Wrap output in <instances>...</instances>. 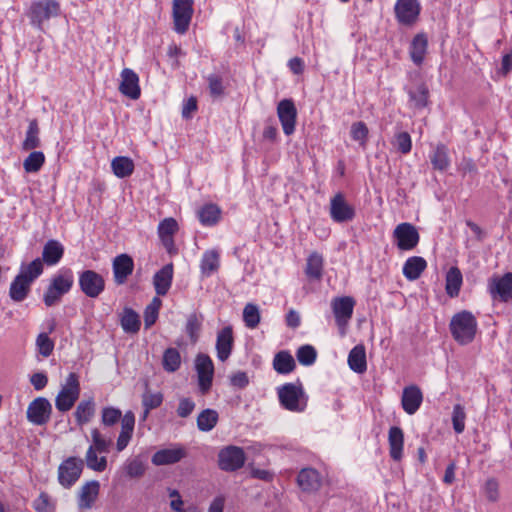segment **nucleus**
Instances as JSON below:
<instances>
[{
	"instance_id": "obj_1",
	"label": "nucleus",
	"mask_w": 512,
	"mask_h": 512,
	"mask_svg": "<svg viewBox=\"0 0 512 512\" xmlns=\"http://www.w3.org/2000/svg\"><path fill=\"white\" fill-rule=\"evenodd\" d=\"M74 284V274L70 268H61L55 273L43 294V302L47 307L59 304L64 295L70 292Z\"/></svg>"
},
{
	"instance_id": "obj_2",
	"label": "nucleus",
	"mask_w": 512,
	"mask_h": 512,
	"mask_svg": "<svg viewBox=\"0 0 512 512\" xmlns=\"http://www.w3.org/2000/svg\"><path fill=\"white\" fill-rule=\"evenodd\" d=\"M477 328L478 323L475 316L467 310L453 315L449 324L453 339L460 345L471 343L475 338Z\"/></svg>"
},
{
	"instance_id": "obj_3",
	"label": "nucleus",
	"mask_w": 512,
	"mask_h": 512,
	"mask_svg": "<svg viewBox=\"0 0 512 512\" xmlns=\"http://www.w3.org/2000/svg\"><path fill=\"white\" fill-rule=\"evenodd\" d=\"M277 394L281 406L286 410L303 412L307 406V398L300 380L278 387Z\"/></svg>"
},
{
	"instance_id": "obj_4",
	"label": "nucleus",
	"mask_w": 512,
	"mask_h": 512,
	"mask_svg": "<svg viewBox=\"0 0 512 512\" xmlns=\"http://www.w3.org/2000/svg\"><path fill=\"white\" fill-rule=\"evenodd\" d=\"M80 392L79 376L75 372L69 373L55 397L56 409L61 413L71 410L79 399Z\"/></svg>"
},
{
	"instance_id": "obj_5",
	"label": "nucleus",
	"mask_w": 512,
	"mask_h": 512,
	"mask_svg": "<svg viewBox=\"0 0 512 512\" xmlns=\"http://www.w3.org/2000/svg\"><path fill=\"white\" fill-rule=\"evenodd\" d=\"M84 461L78 457H68L58 467V482L65 488H71L80 478Z\"/></svg>"
},
{
	"instance_id": "obj_6",
	"label": "nucleus",
	"mask_w": 512,
	"mask_h": 512,
	"mask_svg": "<svg viewBox=\"0 0 512 512\" xmlns=\"http://www.w3.org/2000/svg\"><path fill=\"white\" fill-rule=\"evenodd\" d=\"M52 411V404L47 398L37 397L29 403L26 418L33 425L44 426L50 421Z\"/></svg>"
},
{
	"instance_id": "obj_7",
	"label": "nucleus",
	"mask_w": 512,
	"mask_h": 512,
	"mask_svg": "<svg viewBox=\"0 0 512 512\" xmlns=\"http://www.w3.org/2000/svg\"><path fill=\"white\" fill-rule=\"evenodd\" d=\"M78 284L81 292L89 298H97L105 290L103 276L90 269L79 273Z\"/></svg>"
},
{
	"instance_id": "obj_8",
	"label": "nucleus",
	"mask_w": 512,
	"mask_h": 512,
	"mask_svg": "<svg viewBox=\"0 0 512 512\" xmlns=\"http://www.w3.org/2000/svg\"><path fill=\"white\" fill-rule=\"evenodd\" d=\"M396 246L401 251L413 250L420 241L416 227L408 222L398 224L393 231Z\"/></svg>"
},
{
	"instance_id": "obj_9",
	"label": "nucleus",
	"mask_w": 512,
	"mask_h": 512,
	"mask_svg": "<svg viewBox=\"0 0 512 512\" xmlns=\"http://www.w3.org/2000/svg\"><path fill=\"white\" fill-rule=\"evenodd\" d=\"M245 460L244 450L233 445L221 449L218 454V466L222 471L226 472H234L242 468Z\"/></svg>"
},
{
	"instance_id": "obj_10",
	"label": "nucleus",
	"mask_w": 512,
	"mask_h": 512,
	"mask_svg": "<svg viewBox=\"0 0 512 512\" xmlns=\"http://www.w3.org/2000/svg\"><path fill=\"white\" fill-rule=\"evenodd\" d=\"M59 14L60 5L56 0H41L32 3L29 16L33 25L41 27L44 21Z\"/></svg>"
},
{
	"instance_id": "obj_11",
	"label": "nucleus",
	"mask_w": 512,
	"mask_h": 512,
	"mask_svg": "<svg viewBox=\"0 0 512 512\" xmlns=\"http://www.w3.org/2000/svg\"><path fill=\"white\" fill-rule=\"evenodd\" d=\"M195 370L198 377V385L202 394H206L212 386L214 376V364L211 357L199 353L195 358Z\"/></svg>"
},
{
	"instance_id": "obj_12",
	"label": "nucleus",
	"mask_w": 512,
	"mask_h": 512,
	"mask_svg": "<svg viewBox=\"0 0 512 512\" xmlns=\"http://www.w3.org/2000/svg\"><path fill=\"white\" fill-rule=\"evenodd\" d=\"M329 214L335 223L350 222L355 218V208L349 204L343 193L338 192L330 199Z\"/></svg>"
},
{
	"instance_id": "obj_13",
	"label": "nucleus",
	"mask_w": 512,
	"mask_h": 512,
	"mask_svg": "<svg viewBox=\"0 0 512 512\" xmlns=\"http://www.w3.org/2000/svg\"><path fill=\"white\" fill-rule=\"evenodd\" d=\"M421 12V4L418 0H397L394 13L397 22L401 25L412 26L416 23Z\"/></svg>"
},
{
	"instance_id": "obj_14",
	"label": "nucleus",
	"mask_w": 512,
	"mask_h": 512,
	"mask_svg": "<svg viewBox=\"0 0 512 512\" xmlns=\"http://www.w3.org/2000/svg\"><path fill=\"white\" fill-rule=\"evenodd\" d=\"M193 15V0H173L175 31L183 34L188 30Z\"/></svg>"
},
{
	"instance_id": "obj_15",
	"label": "nucleus",
	"mask_w": 512,
	"mask_h": 512,
	"mask_svg": "<svg viewBox=\"0 0 512 512\" xmlns=\"http://www.w3.org/2000/svg\"><path fill=\"white\" fill-rule=\"evenodd\" d=\"M277 115L285 135L290 136L295 131L297 110L291 99H283L278 103Z\"/></svg>"
},
{
	"instance_id": "obj_16",
	"label": "nucleus",
	"mask_w": 512,
	"mask_h": 512,
	"mask_svg": "<svg viewBox=\"0 0 512 512\" xmlns=\"http://www.w3.org/2000/svg\"><path fill=\"white\" fill-rule=\"evenodd\" d=\"M332 310L336 324L344 328L352 318L355 301L350 296L337 297L332 301Z\"/></svg>"
},
{
	"instance_id": "obj_17",
	"label": "nucleus",
	"mask_w": 512,
	"mask_h": 512,
	"mask_svg": "<svg viewBox=\"0 0 512 512\" xmlns=\"http://www.w3.org/2000/svg\"><path fill=\"white\" fill-rule=\"evenodd\" d=\"M120 76L119 91L132 100L139 99L141 95L139 76L130 68H124Z\"/></svg>"
},
{
	"instance_id": "obj_18",
	"label": "nucleus",
	"mask_w": 512,
	"mask_h": 512,
	"mask_svg": "<svg viewBox=\"0 0 512 512\" xmlns=\"http://www.w3.org/2000/svg\"><path fill=\"white\" fill-rule=\"evenodd\" d=\"M112 270L114 282L123 285L134 270V261L128 254H120L113 259Z\"/></svg>"
},
{
	"instance_id": "obj_19",
	"label": "nucleus",
	"mask_w": 512,
	"mask_h": 512,
	"mask_svg": "<svg viewBox=\"0 0 512 512\" xmlns=\"http://www.w3.org/2000/svg\"><path fill=\"white\" fill-rule=\"evenodd\" d=\"M490 294L494 299L507 302L512 299V273H505L502 277L494 278L489 284Z\"/></svg>"
},
{
	"instance_id": "obj_20",
	"label": "nucleus",
	"mask_w": 512,
	"mask_h": 512,
	"mask_svg": "<svg viewBox=\"0 0 512 512\" xmlns=\"http://www.w3.org/2000/svg\"><path fill=\"white\" fill-rule=\"evenodd\" d=\"M234 346L233 329L225 326L217 333L216 352L217 358L225 362L231 355Z\"/></svg>"
},
{
	"instance_id": "obj_21",
	"label": "nucleus",
	"mask_w": 512,
	"mask_h": 512,
	"mask_svg": "<svg viewBox=\"0 0 512 512\" xmlns=\"http://www.w3.org/2000/svg\"><path fill=\"white\" fill-rule=\"evenodd\" d=\"M423 402V393L417 385H409L403 389L401 405L403 410L409 414H415Z\"/></svg>"
},
{
	"instance_id": "obj_22",
	"label": "nucleus",
	"mask_w": 512,
	"mask_h": 512,
	"mask_svg": "<svg viewBox=\"0 0 512 512\" xmlns=\"http://www.w3.org/2000/svg\"><path fill=\"white\" fill-rule=\"evenodd\" d=\"M298 486L304 492H316L322 483L320 473L314 468H303L297 476Z\"/></svg>"
},
{
	"instance_id": "obj_23",
	"label": "nucleus",
	"mask_w": 512,
	"mask_h": 512,
	"mask_svg": "<svg viewBox=\"0 0 512 512\" xmlns=\"http://www.w3.org/2000/svg\"><path fill=\"white\" fill-rule=\"evenodd\" d=\"M173 280V264L169 263L157 271L153 277L155 292L159 296H165L171 288Z\"/></svg>"
},
{
	"instance_id": "obj_24",
	"label": "nucleus",
	"mask_w": 512,
	"mask_h": 512,
	"mask_svg": "<svg viewBox=\"0 0 512 512\" xmlns=\"http://www.w3.org/2000/svg\"><path fill=\"white\" fill-rule=\"evenodd\" d=\"M186 454L182 447L161 449L152 456V463L157 466L175 464L186 457Z\"/></svg>"
},
{
	"instance_id": "obj_25",
	"label": "nucleus",
	"mask_w": 512,
	"mask_h": 512,
	"mask_svg": "<svg viewBox=\"0 0 512 512\" xmlns=\"http://www.w3.org/2000/svg\"><path fill=\"white\" fill-rule=\"evenodd\" d=\"M99 489L100 484L97 480L84 484L79 491L78 507L80 509H90L98 497Z\"/></svg>"
},
{
	"instance_id": "obj_26",
	"label": "nucleus",
	"mask_w": 512,
	"mask_h": 512,
	"mask_svg": "<svg viewBox=\"0 0 512 512\" xmlns=\"http://www.w3.org/2000/svg\"><path fill=\"white\" fill-rule=\"evenodd\" d=\"M389 454L394 461H400L403 456L404 433L398 426H392L388 432Z\"/></svg>"
},
{
	"instance_id": "obj_27",
	"label": "nucleus",
	"mask_w": 512,
	"mask_h": 512,
	"mask_svg": "<svg viewBox=\"0 0 512 512\" xmlns=\"http://www.w3.org/2000/svg\"><path fill=\"white\" fill-rule=\"evenodd\" d=\"M64 255V246L58 240H48L42 250V263L54 266L60 262Z\"/></svg>"
},
{
	"instance_id": "obj_28",
	"label": "nucleus",
	"mask_w": 512,
	"mask_h": 512,
	"mask_svg": "<svg viewBox=\"0 0 512 512\" xmlns=\"http://www.w3.org/2000/svg\"><path fill=\"white\" fill-rule=\"evenodd\" d=\"M428 48V38L425 33H418L412 39L410 45V57L413 63L420 66L425 58Z\"/></svg>"
},
{
	"instance_id": "obj_29",
	"label": "nucleus",
	"mask_w": 512,
	"mask_h": 512,
	"mask_svg": "<svg viewBox=\"0 0 512 512\" xmlns=\"http://www.w3.org/2000/svg\"><path fill=\"white\" fill-rule=\"evenodd\" d=\"M426 267L427 262L423 257L412 256L405 261L402 272L406 279L414 281L421 276Z\"/></svg>"
},
{
	"instance_id": "obj_30",
	"label": "nucleus",
	"mask_w": 512,
	"mask_h": 512,
	"mask_svg": "<svg viewBox=\"0 0 512 512\" xmlns=\"http://www.w3.org/2000/svg\"><path fill=\"white\" fill-rule=\"evenodd\" d=\"M31 284L24 274H18L10 285V298L15 302H22L28 296Z\"/></svg>"
},
{
	"instance_id": "obj_31",
	"label": "nucleus",
	"mask_w": 512,
	"mask_h": 512,
	"mask_svg": "<svg viewBox=\"0 0 512 512\" xmlns=\"http://www.w3.org/2000/svg\"><path fill=\"white\" fill-rule=\"evenodd\" d=\"M324 259L323 256L314 251L306 259L305 275L309 280H321L323 276Z\"/></svg>"
},
{
	"instance_id": "obj_32",
	"label": "nucleus",
	"mask_w": 512,
	"mask_h": 512,
	"mask_svg": "<svg viewBox=\"0 0 512 512\" xmlns=\"http://www.w3.org/2000/svg\"><path fill=\"white\" fill-rule=\"evenodd\" d=\"M273 369L282 375L289 374L293 372L296 368V362L291 355V353L287 350H281L274 355L273 358Z\"/></svg>"
},
{
	"instance_id": "obj_33",
	"label": "nucleus",
	"mask_w": 512,
	"mask_h": 512,
	"mask_svg": "<svg viewBox=\"0 0 512 512\" xmlns=\"http://www.w3.org/2000/svg\"><path fill=\"white\" fill-rule=\"evenodd\" d=\"M348 365L356 373L362 374L367 370L366 351L361 344L354 346L348 355Z\"/></svg>"
},
{
	"instance_id": "obj_34",
	"label": "nucleus",
	"mask_w": 512,
	"mask_h": 512,
	"mask_svg": "<svg viewBox=\"0 0 512 512\" xmlns=\"http://www.w3.org/2000/svg\"><path fill=\"white\" fill-rule=\"evenodd\" d=\"M95 414V402L93 398L82 400L78 403L74 417L79 426L89 423Z\"/></svg>"
},
{
	"instance_id": "obj_35",
	"label": "nucleus",
	"mask_w": 512,
	"mask_h": 512,
	"mask_svg": "<svg viewBox=\"0 0 512 512\" xmlns=\"http://www.w3.org/2000/svg\"><path fill=\"white\" fill-rule=\"evenodd\" d=\"M111 169L116 177L127 178L133 174L135 165L131 158L117 156L111 161Z\"/></svg>"
},
{
	"instance_id": "obj_36",
	"label": "nucleus",
	"mask_w": 512,
	"mask_h": 512,
	"mask_svg": "<svg viewBox=\"0 0 512 512\" xmlns=\"http://www.w3.org/2000/svg\"><path fill=\"white\" fill-rule=\"evenodd\" d=\"M220 266V256L216 250H207L203 253L200 269L204 277H210L217 272Z\"/></svg>"
},
{
	"instance_id": "obj_37",
	"label": "nucleus",
	"mask_w": 512,
	"mask_h": 512,
	"mask_svg": "<svg viewBox=\"0 0 512 512\" xmlns=\"http://www.w3.org/2000/svg\"><path fill=\"white\" fill-rule=\"evenodd\" d=\"M198 218L203 226H214L221 218V209L216 204H205L198 210Z\"/></svg>"
},
{
	"instance_id": "obj_38",
	"label": "nucleus",
	"mask_w": 512,
	"mask_h": 512,
	"mask_svg": "<svg viewBox=\"0 0 512 512\" xmlns=\"http://www.w3.org/2000/svg\"><path fill=\"white\" fill-rule=\"evenodd\" d=\"M430 161L435 170L446 171L450 166L448 148L445 144L439 143L430 154Z\"/></svg>"
},
{
	"instance_id": "obj_39",
	"label": "nucleus",
	"mask_w": 512,
	"mask_h": 512,
	"mask_svg": "<svg viewBox=\"0 0 512 512\" xmlns=\"http://www.w3.org/2000/svg\"><path fill=\"white\" fill-rule=\"evenodd\" d=\"M463 282L462 273L459 268L451 267L446 274V293L454 298L459 295Z\"/></svg>"
},
{
	"instance_id": "obj_40",
	"label": "nucleus",
	"mask_w": 512,
	"mask_h": 512,
	"mask_svg": "<svg viewBox=\"0 0 512 512\" xmlns=\"http://www.w3.org/2000/svg\"><path fill=\"white\" fill-rule=\"evenodd\" d=\"M120 324L126 333H137L140 330L141 321L139 315L132 308H124Z\"/></svg>"
},
{
	"instance_id": "obj_41",
	"label": "nucleus",
	"mask_w": 512,
	"mask_h": 512,
	"mask_svg": "<svg viewBox=\"0 0 512 512\" xmlns=\"http://www.w3.org/2000/svg\"><path fill=\"white\" fill-rule=\"evenodd\" d=\"M219 415L214 409H204L197 417V428L202 432L211 431L218 423Z\"/></svg>"
},
{
	"instance_id": "obj_42",
	"label": "nucleus",
	"mask_w": 512,
	"mask_h": 512,
	"mask_svg": "<svg viewBox=\"0 0 512 512\" xmlns=\"http://www.w3.org/2000/svg\"><path fill=\"white\" fill-rule=\"evenodd\" d=\"M39 126L36 119H32L29 122L28 129L26 131L25 139L22 143V148L26 151L36 149L40 146L39 138Z\"/></svg>"
},
{
	"instance_id": "obj_43",
	"label": "nucleus",
	"mask_w": 512,
	"mask_h": 512,
	"mask_svg": "<svg viewBox=\"0 0 512 512\" xmlns=\"http://www.w3.org/2000/svg\"><path fill=\"white\" fill-rule=\"evenodd\" d=\"M162 365L167 372L177 371L181 365L179 351L176 348H167L163 354Z\"/></svg>"
},
{
	"instance_id": "obj_44",
	"label": "nucleus",
	"mask_w": 512,
	"mask_h": 512,
	"mask_svg": "<svg viewBox=\"0 0 512 512\" xmlns=\"http://www.w3.org/2000/svg\"><path fill=\"white\" fill-rule=\"evenodd\" d=\"M391 144L401 154H408L412 149V139L408 132L400 131L395 133L391 140Z\"/></svg>"
},
{
	"instance_id": "obj_45",
	"label": "nucleus",
	"mask_w": 512,
	"mask_h": 512,
	"mask_svg": "<svg viewBox=\"0 0 512 512\" xmlns=\"http://www.w3.org/2000/svg\"><path fill=\"white\" fill-rule=\"evenodd\" d=\"M85 462L89 469L96 472H103L107 467L106 457H98L97 451H95L94 447L88 448L85 456Z\"/></svg>"
},
{
	"instance_id": "obj_46",
	"label": "nucleus",
	"mask_w": 512,
	"mask_h": 512,
	"mask_svg": "<svg viewBox=\"0 0 512 512\" xmlns=\"http://www.w3.org/2000/svg\"><path fill=\"white\" fill-rule=\"evenodd\" d=\"M260 311L256 304L248 303L243 309V321L249 329H255L260 323Z\"/></svg>"
},
{
	"instance_id": "obj_47",
	"label": "nucleus",
	"mask_w": 512,
	"mask_h": 512,
	"mask_svg": "<svg viewBox=\"0 0 512 512\" xmlns=\"http://www.w3.org/2000/svg\"><path fill=\"white\" fill-rule=\"evenodd\" d=\"M296 358L301 365L311 366L317 359V351L312 345L305 344L297 349Z\"/></svg>"
},
{
	"instance_id": "obj_48",
	"label": "nucleus",
	"mask_w": 512,
	"mask_h": 512,
	"mask_svg": "<svg viewBox=\"0 0 512 512\" xmlns=\"http://www.w3.org/2000/svg\"><path fill=\"white\" fill-rule=\"evenodd\" d=\"M45 162V156L41 151H33L23 162V168L27 173L38 172Z\"/></svg>"
},
{
	"instance_id": "obj_49",
	"label": "nucleus",
	"mask_w": 512,
	"mask_h": 512,
	"mask_svg": "<svg viewBox=\"0 0 512 512\" xmlns=\"http://www.w3.org/2000/svg\"><path fill=\"white\" fill-rule=\"evenodd\" d=\"M408 94L416 108L422 109L427 105L429 90L425 84L418 85L414 90H410Z\"/></svg>"
},
{
	"instance_id": "obj_50",
	"label": "nucleus",
	"mask_w": 512,
	"mask_h": 512,
	"mask_svg": "<svg viewBox=\"0 0 512 512\" xmlns=\"http://www.w3.org/2000/svg\"><path fill=\"white\" fill-rule=\"evenodd\" d=\"M43 273V263L40 258L34 259L28 265H22L19 274H24L26 279L33 283Z\"/></svg>"
},
{
	"instance_id": "obj_51",
	"label": "nucleus",
	"mask_w": 512,
	"mask_h": 512,
	"mask_svg": "<svg viewBox=\"0 0 512 512\" xmlns=\"http://www.w3.org/2000/svg\"><path fill=\"white\" fill-rule=\"evenodd\" d=\"M201 325V319H199L196 313H192L188 316L185 331L192 343H196L198 341Z\"/></svg>"
},
{
	"instance_id": "obj_52",
	"label": "nucleus",
	"mask_w": 512,
	"mask_h": 512,
	"mask_svg": "<svg viewBox=\"0 0 512 512\" xmlns=\"http://www.w3.org/2000/svg\"><path fill=\"white\" fill-rule=\"evenodd\" d=\"M36 348L40 355L49 357L54 350V341L48 336V333H40L36 338Z\"/></svg>"
},
{
	"instance_id": "obj_53",
	"label": "nucleus",
	"mask_w": 512,
	"mask_h": 512,
	"mask_svg": "<svg viewBox=\"0 0 512 512\" xmlns=\"http://www.w3.org/2000/svg\"><path fill=\"white\" fill-rule=\"evenodd\" d=\"M369 130L367 125L358 121L351 125L350 135L354 141H357L361 146H365L368 140Z\"/></svg>"
},
{
	"instance_id": "obj_54",
	"label": "nucleus",
	"mask_w": 512,
	"mask_h": 512,
	"mask_svg": "<svg viewBox=\"0 0 512 512\" xmlns=\"http://www.w3.org/2000/svg\"><path fill=\"white\" fill-rule=\"evenodd\" d=\"M482 493L489 502H497L500 497L499 482L496 478H488L482 486Z\"/></svg>"
},
{
	"instance_id": "obj_55",
	"label": "nucleus",
	"mask_w": 512,
	"mask_h": 512,
	"mask_svg": "<svg viewBox=\"0 0 512 512\" xmlns=\"http://www.w3.org/2000/svg\"><path fill=\"white\" fill-rule=\"evenodd\" d=\"M122 417V412L120 409L109 406L104 407L101 413V423L104 426L111 427L118 423Z\"/></svg>"
},
{
	"instance_id": "obj_56",
	"label": "nucleus",
	"mask_w": 512,
	"mask_h": 512,
	"mask_svg": "<svg viewBox=\"0 0 512 512\" xmlns=\"http://www.w3.org/2000/svg\"><path fill=\"white\" fill-rule=\"evenodd\" d=\"M466 413L464 407L460 404H456L453 407L452 412V424L453 429L457 434H461L465 429Z\"/></svg>"
},
{
	"instance_id": "obj_57",
	"label": "nucleus",
	"mask_w": 512,
	"mask_h": 512,
	"mask_svg": "<svg viewBox=\"0 0 512 512\" xmlns=\"http://www.w3.org/2000/svg\"><path fill=\"white\" fill-rule=\"evenodd\" d=\"M91 437L93 444L90 447H94L95 451L99 453L109 452V447L112 444L111 439H106L96 428L91 431Z\"/></svg>"
},
{
	"instance_id": "obj_58",
	"label": "nucleus",
	"mask_w": 512,
	"mask_h": 512,
	"mask_svg": "<svg viewBox=\"0 0 512 512\" xmlns=\"http://www.w3.org/2000/svg\"><path fill=\"white\" fill-rule=\"evenodd\" d=\"M32 506L36 512H54L55 509L54 503L46 492H41Z\"/></svg>"
},
{
	"instance_id": "obj_59",
	"label": "nucleus",
	"mask_w": 512,
	"mask_h": 512,
	"mask_svg": "<svg viewBox=\"0 0 512 512\" xmlns=\"http://www.w3.org/2000/svg\"><path fill=\"white\" fill-rule=\"evenodd\" d=\"M208 88L212 97L218 98L224 94L223 79L218 74L207 76Z\"/></svg>"
},
{
	"instance_id": "obj_60",
	"label": "nucleus",
	"mask_w": 512,
	"mask_h": 512,
	"mask_svg": "<svg viewBox=\"0 0 512 512\" xmlns=\"http://www.w3.org/2000/svg\"><path fill=\"white\" fill-rule=\"evenodd\" d=\"M163 402V394L161 392L152 393L148 389L142 395V405L147 409H156Z\"/></svg>"
},
{
	"instance_id": "obj_61",
	"label": "nucleus",
	"mask_w": 512,
	"mask_h": 512,
	"mask_svg": "<svg viewBox=\"0 0 512 512\" xmlns=\"http://www.w3.org/2000/svg\"><path fill=\"white\" fill-rule=\"evenodd\" d=\"M126 473L131 478L140 477L145 472V465L139 458H134L126 463Z\"/></svg>"
},
{
	"instance_id": "obj_62",
	"label": "nucleus",
	"mask_w": 512,
	"mask_h": 512,
	"mask_svg": "<svg viewBox=\"0 0 512 512\" xmlns=\"http://www.w3.org/2000/svg\"><path fill=\"white\" fill-rule=\"evenodd\" d=\"M178 230V223L174 218H165L158 225L159 236H173Z\"/></svg>"
},
{
	"instance_id": "obj_63",
	"label": "nucleus",
	"mask_w": 512,
	"mask_h": 512,
	"mask_svg": "<svg viewBox=\"0 0 512 512\" xmlns=\"http://www.w3.org/2000/svg\"><path fill=\"white\" fill-rule=\"evenodd\" d=\"M195 402L191 398H181L177 407V415L181 418H187L195 409Z\"/></svg>"
},
{
	"instance_id": "obj_64",
	"label": "nucleus",
	"mask_w": 512,
	"mask_h": 512,
	"mask_svg": "<svg viewBox=\"0 0 512 512\" xmlns=\"http://www.w3.org/2000/svg\"><path fill=\"white\" fill-rule=\"evenodd\" d=\"M230 384L231 386L238 388V389H244L249 384V377L246 372L244 371H237L233 373L230 377Z\"/></svg>"
}]
</instances>
